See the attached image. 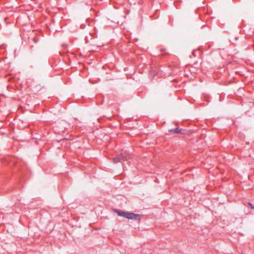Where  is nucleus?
I'll list each match as a JSON object with an SVG mask.
<instances>
[{
    "label": "nucleus",
    "instance_id": "4",
    "mask_svg": "<svg viewBox=\"0 0 254 254\" xmlns=\"http://www.w3.org/2000/svg\"><path fill=\"white\" fill-rule=\"evenodd\" d=\"M238 38H239V37H238V36H236V37H235V41L237 40L238 39Z\"/></svg>",
    "mask_w": 254,
    "mask_h": 254
},
{
    "label": "nucleus",
    "instance_id": "3",
    "mask_svg": "<svg viewBox=\"0 0 254 254\" xmlns=\"http://www.w3.org/2000/svg\"><path fill=\"white\" fill-rule=\"evenodd\" d=\"M182 130V129H181V128H179L177 127V128H174V129H169L168 130V131L170 133H178L181 132Z\"/></svg>",
    "mask_w": 254,
    "mask_h": 254
},
{
    "label": "nucleus",
    "instance_id": "6",
    "mask_svg": "<svg viewBox=\"0 0 254 254\" xmlns=\"http://www.w3.org/2000/svg\"><path fill=\"white\" fill-rule=\"evenodd\" d=\"M250 205L251 206L252 208H254V206H253L252 204L250 203Z\"/></svg>",
    "mask_w": 254,
    "mask_h": 254
},
{
    "label": "nucleus",
    "instance_id": "2",
    "mask_svg": "<svg viewBox=\"0 0 254 254\" xmlns=\"http://www.w3.org/2000/svg\"><path fill=\"white\" fill-rule=\"evenodd\" d=\"M130 157L127 155L126 153H123L120 154L117 157H116L113 158V162L115 163H117L118 162H121L122 160H127Z\"/></svg>",
    "mask_w": 254,
    "mask_h": 254
},
{
    "label": "nucleus",
    "instance_id": "1",
    "mask_svg": "<svg viewBox=\"0 0 254 254\" xmlns=\"http://www.w3.org/2000/svg\"><path fill=\"white\" fill-rule=\"evenodd\" d=\"M114 211L117 212L120 216H122L128 219L135 220L137 221H139L140 219V214L124 211L119 209H115Z\"/></svg>",
    "mask_w": 254,
    "mask_h": 254
},
{
    "label": "nucleus",
    "instance_id": "5",
    "mask_svg": "<svg viewBox=\"0 0 254 254\" xmlns=\"http://www.w3.org/2000/svg\"><path fill=\"white\" fill-rule=\"evenodd\" d=\"M192 54L194 56H195V53H194V51H193V52H192Z\"/></svg>",
    "mask_w": 254,
    "mask_h": 254
}]
</instances>
